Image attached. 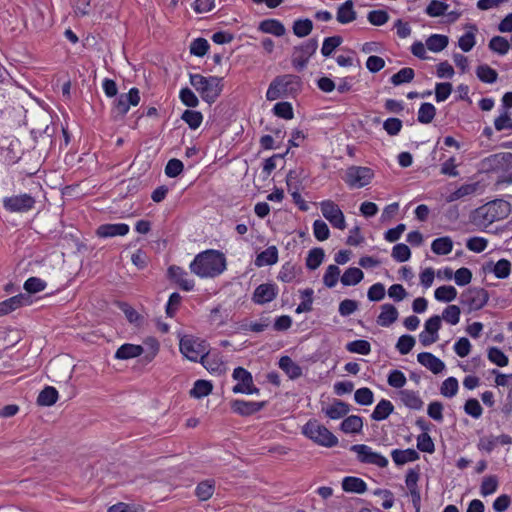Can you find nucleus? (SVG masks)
Here are the masks:
<instances>
[{
    "label": "nucleus",
    "instance_id": "1",
    "mask_svg": "<svg viewBox=\"0 0 512 512\" xmlns=\"http://www.w3.org/2000/svg\"><path fill=\"white\" fill-rule=\"evenodd\" d=\"M226 269V258L217 250H206L194 258L190 263V270L201 278H213Z\"/></svg>",
    "mask_w": 512,
    "mask_h": 512
},
{
    "label": "nucleus",
    "instance_id": "2",
    "mask_svg": "<svg viewBox=\"0 0 512 512\" xmlns=\"http://www.w3.org/2000/svg\"><path fill=\"white\" fill-rule=\"evenodd\" d=\"M189 78L190 84L200 94L204 102L213 104L220 96L223 89L221 77H205L201 74H190Z\"/></svg>",
    "mask_w": 512,
    "mask_h": 512
},
{
    "label": "nucleus",
    "instance_id": "3",
    "mask_svg": "<svg viewBox=\"0 0 512 512\" xmlns=\"http://www.w3.org/2000/svg\"><path fill=\"white\" fill-rule=\"evenodd\" d=\"M302 87L301 78L293 74H285L275 77L266 92V99L274 101L283 95L297 94Z\"/></svg>",
    "mask_w": 512,
    "mask_h": 512
},
{
    "label": "nucleus",
    "instance_id": "4",
    "mask_svg": "<svg viewBox=\"0 0 512 512\" xmlns=\"http://www.w3.org/2000/svg\"><path fill=\"white\" fill-rule=\"evenodd\" d=\"M302 433L314 443L331 448L338 444V438L317 420H309L303 427Z\"/></svg>",
    "mask_w": 512,
    "mask_h": 512
},
{
    "label": "nucleus",
    "instance_id": "5",
    "mask_svg": "<svg viewBox=\"0 0 512 512\" xmlns=\"http://www.w3.org/2000/svg\"><path fill=\"white\" fill-rule=\"evenodd\" d=\"M477 213L486 223L503 220L511 213V204L503 199H495L477 209Z\"/></svg>",
    "mask_w": 512,
    "mask_h": 512
},
{
    "label": "nucleus",
    "instance_id": "6",
    "mask_svg": "<svg viewBox=\"0 0 512 512\" xmlns=\"http://www.w3.org/2000/svg\"><path fill=\"white\" fill-rule=\"evenodd\" d=\"M208 347L209 345L205 340L189 335L183 336L179 343L180 352L193 362H200L202 355H205L208 351Z\"/></svg>",
    "mask_w": 512,
    "mask_h": 512
},
{
    "label": "nucleus",
    "instance_id": "7",
    "mask_svg": "<svg viewBox=\"0 0 512 512\" xmlns=\"http://www.w3.org/2000/svg\"><path fill=\"white\" fill-rule=\"evenodd\" d=\"M373 177L371 168L352 165L346 169L343 180L350 188H362L370 184Z\"/></svg>",
    "mask_w": 512,
    "mask_h": 512
},
{
    "label": "nucleus",
    "instance_id": "8",
    "mask_svg": "<svg viewBox=\"0 0 512 512\" xmlns=\"http://www.w3.org/2000/svg\"><path fill=\"white\" fill-rule=\"evenodd\" d=\"M488 300V291L480 287H470L460 295V303L468 308V312L482 309Z\"/></svg>",
    "mask_w": 512,
    "mask_h": 512
},
{
    "label": "nucleus",
    "instance_id": "9",
    "mask_svg": "<svg viewBox=\"0 0 512 512\" xmlns=\"http://www.w3.org/2000/svg\"><path fill=\"white\" fill-rule=\"evenodd\" d=\"M318 48V41L315 38H311L300 46H296L293 49L292 54V65L297 71H302L310 59V57L316 52Z\"/></svg>",
    "mask_w": 512,
    "mask_h": 512
},
{
    "label": "nucleus",
    "instance_id": "10",
    "mask_svg": "<svg viewBox=\"0 0 512 512\" xmlns=\"http://www.w3.org/2000/svg\"><path fill=\"white\" fill-rule=\"evenodd\" d=\"M350 450L357 454V459L361 463L376 465L380 468L388 466V459L383 455L374 452L371 447L365 444H355Z\"/></svg>",
    "mask_w": 512,
    "mask_h": 512
},
{
    "label": "nucleus",
    "instance_id": "11",
    "mask_svg": "<svg viewBox=\"0 0 512 512\" xmlns=\"http://www.w3.org/2000/svg\"><path fill=\"white\" fill-rule=\"evenodd\" d=\"M36 200L30 194L24 193L3 199V207L12 213H25L34 208Z\"/></svg>",
    "mask_w": 512,
    "mask_h": 512
},
{
    "label": "nucleus",
    "instance_id": "12",
    "mask_svg": "<svg viewBox=\"0 0 512 512\" xmlns=\"http://www.w3.org/2000/svg\"><path fill=\"white\" fill-rule=\"evenodd\" d=\"M320 209L323 217L337 229L344 230L346 221L340 207L332 200H324L320 203Z\"/></svg>",
    "mask_w": 512,
    "mask_h": 512
},
{
    "label": "nucleus",
    "instance_id": "13",
    "mask_svg": "<svg viewBox=\"0 0 512 512\" xmlns=\"http://www.w3.org/2000/svg\"><path fill=\"white\" fill-rule=\"evenodd\" d=\"M232 376L238 381L232 389L234 393L254 394L259 392V389L253 384L251 373L243 367L235 368Z\"/></svg>",
    "mask_w": 512,
    "mask_h": 512
},
{
    "label": "nucleus",
    "instance_id": "14",
    "mask_svg": "<svg viewBox=\"0 0 512 512\" xmlns=\"http://www.w3.org/2000/svg\"><path fill=\"white\" fill-rule=\"evenodd\" d=\"M482 166L488 171H503L512 167V153L492 154L482 160Z\"/></svg>",
    "mask_w": 512,
    "mask_h": 512
},
{
    "label": "nucleus",
    "instance_id": "15",
    "mask_svg": "<svg viewBox=\"0 0 512 512\" xmlns=\"http://www.w3.org/2000/svg\"><path fill=\"white\" fill-rule=\"evenodd\" d=\"M278 295V287L274 283H263L257 286L252 295V301L264 305L273 301Z\"/></svg>",
    "mask_w": 512,
    "mask_h": 512
},
{
    "label": "nucleus",
    "instance_id": "16",
    "mask_svg": "<svg viewBox=\"0 0 512 512\" xmlns=\"http://www.w3.org/2000/svg\"><path fill=\"white\" fill-rule=\"evenodd\" d=\"M266 402H255L235 399L230 402L232 411L240 416H250L259 412Z\"/></svg>",
    "mask_w": 512,
    "mask_h": 512
},
{
    "label": "nucleus",
    "instance_id": "17",
    "mask_svg": "<svg viewBox=\"0 0 512 512\" xmlns=\"http://www.w3.org/2000/svg\"><path fill=\"white\" fill-rule=\"evenodd\" d=\"M30 296L28 294H18L0 302V317L11 313L12 311L30 304Z\"/></svg>",
    "mask_w": 512,
    "mask_h": 512
},
{
    "label": "nucleus",
    "instance_id": "18",
    "mask_svg": "<svg viewBox=\"0 0 512 512\" xmlns=\"http://www.w3.org/2000/svg\"><path fill=\"white\" fill-rule=\"evenodd\" d=\"M129 226L125 223L102 224L96 230V235L100 238L115 236H125L129 232Z\"/></svg>",
    "mask_w": 512,
    "mask_h": 512
},
{
    "label": "nucleus",
    "instance_id": "19",
    "mask_svg": "<svg viewBox=\"0 0 512 512\" xmlns=\"http://www.w3.org/2000/svg\"><path fill=\"white\" fill-rule=\"evenodd\" d=\"M418 362L434 374H439L445 369L444 362L430 352H421L417 355Z\"/></svg>",
    "mask_w": 512,
    "mask_h": 512
},
{
    "label": "nucleus",
    "instance_id": "20",
    "mask_svg": "<svg viewBox=\"0 0 512 512\" xmlns=\"http://www.w3.org/2000/svg\"><path fill=\"white\" fill-rule=\"evenodd\" d=\"M169 277L175 281L184 291H191L194 288V281L187 278V272L178 266L168 268Z\"/></svg>",
    "mask_w": 512,
    "mask_h": 512
},
{
    "label": "nucleus",
    "instance_id": "21",
    "mask_svg": "<svg viewBox=\"0 0 512 512\" xmlns=\"http://www.w3.org/2000/svg\"><path fill=\"white\" fill-rule=\"evenodd\" d=\"M349 411L350 405L339 399H334L329 406L322 408V412L332 420L343 418Z\"/></svg>",
    "mask_w": 512,
    "mask_h": 512
},
{
    "label": "nucleus",
    "instance_id": "22",
    "mask_svg": "<svg viewBox=\"0 0 512 512\" xmlns=\"http://www.w3.org/2000/svg\"><path fill=\"white\" fill-rule=\"evenodd\" d=\"M484 270L494 273L498 279H505L510 275L511 262L504 258L500 259L496 263L489 261L485 264Z\"/></svg>",
    "mask_w": 512,
    "mask_h": 512
},
{
    "label": "nucleus",
    "instance_id": "23",
    "mask_svg": "<svg viewBox=\"0 0 512 512\" xmlns=\"http://www.w3.org/2000/svg\"><path fill=\"white\" fill-rule=\"evenodd\" d=\"M302 274V267L292 263L291 261L285 262L278 275L277 279L284 283H291Z\"/></svg>",
    "mask_w": 512,
    "mask_h": 512
},
{
    "label": "nucleus",
    "instance_id": "24",
    "mask_svg": "<svg viewBox=\"0 0 512 512\" xmlns=\"http://www.w3.org/2000/svg\"><path fill=\"white\" fill-rule=\"evenodd\" d=\"M357 13L354 10V4L352 0H347L342 3L336 13V19L341 24H348L356 20Z\"/></svg>",
    "mask_w": 512,
    "mask_h": 512
},
{
    "label": "nucleus",
    "instance_id": "25",
    "mask_svg": "<svg viewBox=\"0 0 512 512\" xmlns=\"http://www.w3.org/2000/svg\"><path fill=\"white\" fill-rule=\"evenodd\" d=\"M200 363L210 372L215 374H222L225 372L226 367L218 355H210L209 351L202 355Z\"/></svg>",
    "mask_w": 512,
    "mask_h": 512
},
{
    "label": "nucleus",
    "instance_id": "26",
    "mask_svg": "<svg viewBox=\"0 0 512 512\" xmlns=\"http://www.w3.org/2000/svg\"><path fill=\"white\" fill-rule=\"evenodd\" d=\"M398 310L392 304L381 306V313L377 317V324L382 327H389L398 319Z\"/></svg>",
    "mask_w": 512,
    "mask_h": 512
},
{
    "label": "nucleus",
    "instance_id": "27",
    "mask_svg": "<svg viewBox=\"0 0 512 512\" xmlns=\"http://www.w3.org/2000/svg\"><path fill=\"white\" fill-rule=\"evenodd\" d=\"M391 457L396 465L401 466L408 462L417 461L420 458V455L416 450H414L412 448H408L405 450H400V449L392 450Z\"/></svg>",
    "mask_w": 512,
    "mask_h": 512
},
{
    "label": "nucleus",
    "instance_id": "28",
    "mask_svg": "<svg viewBox=\"0 0 512 512\" xmlns=\"http://www.w3.org/2000/svg\"><path fill=\"white\" fill-rule=\"evenodd\" d=\"M143 352L144 348L141 345L125 343L117 349L115 358L119 360H128L142 355Z\"/></svg>",
    "mask_w": 512,
    "mask_h": 512
},
{
    "label": "nucleus",
    "instance_id": "29",
    "mask_svg": "<svg viewBox=\"0 0 512 512\" xmlns=\"http://www.w3.org/2000/svg\"><path fill=\"white\" fill-rule=\"evenodd\" d=\"M278 262V249L276 246H269L264 251L259 253L255 259L257 267L271 266Z\"/></svg>",
    "mask_w": 512,
    "mask_h": 512
},
{
    "label": "nucleus",
    "instance_id": "30",
    "mask_svg": "<svg viewBox=\"0 0 512 512\" xmlns=\"http://www.w3.org/2000/svg\"><path fill=\"white\" fill-rule=\"evenodd\" d=\"M278 365L290 379H297L302 376V368L289 356H282L279 359Z\"/></svg>",
    "mask_w": 512,
    "mask_h": 512
},
{
    "label": "nucleus",
    "instance_id": "31",
    "mask_svg": "<svg viewBox=\"0 0 512 512\" xmlns=\"http://www.w3.org/2000/svg\"><path fill=\"white\" fill-rule=\"evenodd\" d=\"M399 395L402 403L406 407L414 410L422 409L424 402L420 398L418 392L404 389L399 392Z\"/></svg>",
    "mask_w": 512,
    "mask_h": 512
},
{
    "label": "nucleus",
    "instance_id": "32",
    "mask_svg": "<svg viewBox=\"0 0 512 512\" xmlns=\"http://www.w3.org/2000/svg\"><path fill=\"white\" fill-rule=\"evenodd\" d=\"M342 489L345 492L362 494L367 490V484L359 477L347 476L342 480Z\"/></svg>",
    "mask_w": 512,
    "mask_h": 512
},
{
    "label": "nucleus",
    "instance_id": "33",
    "mask_svg": "<svg viewBox=\"0 0 512 512\" xmlns=\"http://www.w3.org/2000/svg\"><path fill=\"white\" fill-rule=\"evenodd\" d=\"M362 428V417L357 415H351L346 417L340 425V429L346 434L360 433L362 431Z\"/></svg>",
    "mask_w": 512,
    "mask_h": 512
},
{
    "label": "nucleus",
    "instance_id": "34",
    "mask_svg": "<svg viewBox=\"0 0 512 512\" xmlns=\"http://www.w3.org/2000/svg\"><path fill=\"white\" fill-rule=\"evenodd\" d=\"M394 411V406L391 401L387 399H382L376 405L374 411L371 414V418L375 421H382L389 417V415Z\"/></svg>",
    "mask_w": 512,
    "mask_h": 512
},
{
    "label": "nucleus",
    "instance_id": "35",
    "mask_svg": "<svg viewBox=\"0 0 512 512\" xmlns=\"http://www.w3.org/2000/svg\"><path fill=\"white\" fill-rule=\"evenodd\" d=\"M453 249V241L449 236L439 237L431 243V250L437 255H447Z\"/></svg>",
    "mask_w": 512,
    "mask_h": 512
},
{
    "label": "nucleus",
    "instance_id": "36",
    "mask_svg": "<svg viewBox=\"0 0 512 512\" xmlns=\"http://www.w3.org/2000/svg\"><path fill=\"white\" fill-rule=\"evenodd\" d=\"M364 278V273L360 268L350 267L348 268L340 280L344 286H354L360 283Z\"/></svg>",
    "mask_w": 512,
    "mask_h": 512
},
{
    "label": "nucleus",
    "instance_id": "37",
    "mask_svg": "<svg viewBox=\"0 0 512 512\" xmlns=\"http://www.w3.org/2000/svg\"><path fill=\"white\" fill-rule=\"evenodd\" d=\"M259 29L268 34H272L275 36H283L285 34V27L284 25L276 19H268L264 20L260 23Z\"/></svg>",
    "mask_w": 512,
    "mask_h": 512
},
{
    "label": "nucleus",
    "instance_id": "38",
    "mask_svg": "<svg viewBox=\"0 0 512 512\" xmlns=\"http://www.w3.org/2000/svg\"><path fill=\"white\" fill-rule=\"evenodd\" d=\"M58 400V391L52 386H46L37 397L40 406H52Z\"/></svg>",
    "mask_w": 512,
    "mask_h": 512
},
{
    "label": "nucleus",
    "instance_id": "39",
    "mask_svg": "<svg viewBox=\"0 0 512 512\" xmlns=\"http://www.w3.org/2000/svg\"><path fill=\"white\" fill-rule=\"evenodd\" d=\"M449 43V38L446 35L432 34L426 40L427 49L432 52H440L444 50Z\"/></svg>",
    "mask_w": 512,
    "mask_h": 512
},
{
    "label": "nucleus",
    "instance_id": "40",
    "mask_svg": "<svg viewBox=\"0 0 512 512\" xmlns=\"http://www.w3.org/2000/svg\"><path fill=\"white\" fill-rule=\"evenodd\" d=\"M306 177L303 169L290 170L286 176L287 190H294L293 187L303 189V179Z\"/></svg>",
    "mask_w": 512,
    "mask_h": 512
},
{
    "label": "nucleus",
    "instance_id": "41",
    "mask_svg": "<svg viewBox=\"0 0 512 512\" xmlns=\"http://www.w3.org/2000/svg\"><path fill=\"white\" fill-rule=\"evenodd\" d=\"M181 119L189 126L190 129L196 130L203 121V115L200 111L187 109L182 113Z\"/></svg>",
    "mask_w": 512,
    "mask_h": 512
},
{
    "label": "nucleus",
    "instance_id": "42",
    "mask_svg": "<svg viewBox=\"0 0 512 512\" xmlns=\"http://www.w3.org/2000/svg\"><path fill=\"white\" fill-rule=\"evenodd\" d=\"M476 75L480 81L488 84L496 82L498 78L497 71L487 64L479 65L476 69Z\"/></svg>",
    "mask_w": 512,
    "mask_h": 512
},
{
    "label": "nucleus",
    "instance_id": "43",
    "mask_svg": "<svg viewBox=\"0 0 512 512\" xmlns=\"http://www.w3.org/2000/svg\"><path fill=\"white\" fill-rule=\"evenodd\" d=\"M434 297L440 302H451L457 297V290L454 286L443 285L435 290Z\"/></svg>",
    "mask_w": 512,
    "mask_h": 512
},
{
    "label": "nucleus",
    "instance_id": "44",
    "mask_svg": "<svg viewBox=\"0 0 512 512\" xmlns=\"http://www.w3.org/2000/svg\"><path fill=\"white\" fill-rule=\"evenodd\" d=\"M215 490V483L213 480H205L200 482L196 489L195 494L201 501H206L213 495Z\"/></svg>",
    "mask_w": 512,
    "mask_h": 512
},
{
    "label": "nucleus",
    "instance_id": "45",
    "mask_svg": "<svg viewBox=\"0 0 512 512\" xmlns=\"http://www.w3.org/2000/svg\"><path fill=\"white\" fill-rule=\"evenodd\" d=\"M325 257L324 250L322 248H313L309 251L306 258V266L310 270L317 269L323 262Z\"/></svg>",
    "mask_w": 512,
    "mask_h": 512
},
{
    "label": "nucleus",
    "instance_id": "46",
    "mask_svg": "<svg viewBox=\"0 0 512 512\" xmlns=\"http://www.w3.org/2000/svg\"><path fill=\"white\" fill-rule=\"evenodd\" d=\"M436 115V108L433 104L425 102L420 105L418 110V121L422 124H429Z\"/></svg>",
    "mask_w": 512,
    "mask_h": 512
},
{
    "label": "nucleus",
    "instance_id": "47",
    "mask_svg": "<svg viewBox=\"0 0 512 512\" xmlns=\"http://www.w3.org/2000/svg\"><path fill=\"white\" fill-rule=\"evenodd\" d=\"M477 188H478V183L464 184V185L460 186L457 190L452 192L447 197L446 200H447V202H454V201L461 199L465 196L472 195L473 193L476 192Z\"/></svg>",
    "mask_w": 512,
    "mask_h": 512
},
{
    "label": "nucleus",
    "instance_id": "48",
    "mask_svg": "<svg viewBox=\"0 0 512 512\" xmlns=\"http://www.w3.org/2000/svg\"><path fill=\"white\" fill-rule=\"evenodd\" d=\"M212 388L211 382L207 380H197L190 390V396L197 399L205 397L211 393Z\"/></svg>",
    "mask_w": 512,
    "mask_h": 512
},
{
    "label": "nucleus",
    "instance_id": "49",
    "mask_svg": "<svg viewBox=\"0 0 512 512\" xmlns=\"http://www.w3.org/2000/svg\"><path fill=\"white\" fill-rule=\"evenodd\" d=\"M415 76V72L410 67H405L400 69L397 73H395L390 81L393 85L399 86L404 83H410Z\"/></svg>",
    "mask_w": 512,
    "mask_h": 512
},
{
    "label": "nucleus",
    "instance_id": "50",
    "mask_svg": "<svg viewBox=\"0 0 512 512\" xmlns=\"http://www.w3.org/2000/svg\"><path fill=\"white\" fill-rule=\"evenodd\" d=\"M488 46L490 50L500 55L507 54L510 49V44L508 40L502 36H494L489 41Z\"/></svg>",
    "mask_w": 512,
    "mask_h": 512
},
{
    "label": "nucleus",
    "instance_id": "51",
    "mask_svg": "<svg viewBox=\"0 0 512 512\" xmlns=\"http://www.w3.org/2000/svg\"><path fill=\"white\" fill-rule=\"evenodd\" d=\"M340 272V268L337 265H329L323 276L324 285L328 288L335 287L339 280Z\"/></svg>",
    "mask_w": 512,
    "mask_h": 512
},
{
    "label": "nucleus",
    "instance_id": "52",
    "mask_svg": "<svg viewBox=\"0 0 512 512\" xmlns=\"http://www.w3.org/2000/svg\"><path fill=\"white\" fill-rule=\"evenodd\" d=\"M313 29V22L306 19H298L293 24V32L297 37H305L308 36Z\"/></svg>",
    "mask_w": 512,
    "mask_h": 512
},
{
    "label": "nucleus",
    "instance_id": "53",
    "mask_svg": "<svg viewBox=\"0 0 512 512\" xmlns=\"http://www.w3.org/2000/svg\"><path fill=\"white\" fill-rule=\"evenodd\" d=\"M488 359L493 364L499 367H505L509 363L508 356L504 354V352L498 347H490L488 349Z\"/></svg>",
    "mask_w": 512,
    "mask_h": 512
},
{
    "label": "nucleus",
    "instance_id": "54",
    "mask_svg": "<svg viewBox=\"0 0 512 512\" xmlns=\"http://www.w3.org/2000/svg\"><path fill=\"white\" fill-rule=\"evenodd\" d=\"M498 485L499 482L496 475L484 477L480 486L481 495L486 497L488 495L493 494L494 492H496Z\"/></svg>",
    "mask_w": 512,
    "mask_h": 512
},
{
    "label": "nucleus",
    "instance_id": "55",
    "mask_svg": "<svg viewBox=\"0 0 512 512\" xmlns=\"http://www.w3.org/2000/svg\"><path fill=\"white\" fill-rule=\"evenodd\" d=\"M459 389L458 380L455 377L445 379L440 387V393L447 398L454 397Z\"/></svg>",
    "mask_w": 512,
    "mask_h": 512
},
{
    "label": "nucleus",
    "instance_id": "56",
    "mask_svg": "<svg viewBox=\"0 0 512 512\" xmlns=\"http://www.w3.org/2000/svg\"><path fill=\"white\" fill-rule=\"evenodd\" d=\"M346 350L350 353L368 355L371 352V345L367 340H354L346 344Z\"/></svg>",
    "mask_w": 512,
    "mask_h": 512
},
{
    "label": "nucleus",
    "instance_id": "57",
    "mask_svg": "<svg viewBox=\"0 0 512 512\" xmlns=\"http://www.w3.org/2000/svg\"><path fill=\"white\" fill-rule=\"evenodd\" d=\"M354 399L357 404L362 406L371 405L374 401V394L370 388H359L354 393Z\"/></svg>",
    "mask_w": 512,
    "mask_h": 512
},
{
    "label": "nucleus",
    "instance_id": "58",
    "mask_svg": "<svg viewBox=\"0 0 512 512\" xmlns=\"http://www.w3.org/2000/svg\"><path fill=\"white\" fill-rule=\"evenodd\" d=\"M343 39L341 36H330L324 39L321 53L324 57H329L333 51L339 47Z\"/></svg>",
    "mask_w": 512,
    "mask_h": 512
},
{
    "label": "nucleus",
    "instance_id": "59",
    "mask_svg": "<svg viewBox=\"0 0 512 512\" xmlns=\"http://www.w3.org/2000/svg\"><path fill=\"white\" fill-rule=\"evenodd\" d=\"M461 310L457 305H449L442 312V319L451 325L460 321Z\"/></svg>",
    "mask_w": 512,
    "mask_h": 512
},
{
    "label": "nucleus",
    "instance_id": "60",
    "mask_svg": "<svg viewBox=\"0 0 512 512\" xmlns=\"http://www.w3.org/2000/svg\"><path fill=\"white\" fill-rule=\"evenodd\" d=\"M273 112L276 116L290 120L294 117L293 107L289 102H278L273 107Z\"/></svg>",
    "mask_w": 512,
    "mask_h": 512
},
{
    "label": "nucleus",
    "instance_id": "61",
    "mask_svg": "<svg viewBox=\"0 0 512 512\" xmlns=\"http://www.w3.org/2000/svg\"><path fill=\"white\" fill-rule=\"evenodd\" d=\"M416 341L411 335H402L396 343V349L401 355L408 354L414 347Z\"/></svg>",
    "mask_w": 512,
    "mask_h": 512
},
{
    "label": "nucleus",
    "instance_id": "62",
    "mask_svg": "<svg viewBox=\"0 0 512 512\" xmlns=\"http://www.w3.org/2000/svg\"><path fill=\"white\" fill-rule=\"evenodd\" d=\"M181 102L191 108H195L199 105V99L195 93L188 87L182 88L179 93Z\"/></svg>",
    "mask_w": 512,
    "mask_h": 512
},
{
    "label": "nucleus",
    "instance_id": "63",
    "mask_svg": "<svg viewBox=\"0 0 512 512\" xmlns=\"http://www.w3.org/2000/svg\"><path fill=\"white\" fill-rule=\"evenodd\" d=\"M449 5L439 0H432L426 7L425 12L430 17H439L446 13Z\"/></svg>",
    "mask_w": 512,
    "mask_h": 512
},
{
    "label": "nucleus",
    "instance_id": "64",
    "mask_svg": "<svg viewBox=\"0 0 512 512\" xmlns=\"http://www.w3.org/2000/svg\"><path fill=\"white\" fill-rule=\"evenodd\" d=\"M392 257L398 262H406L411 257L410 248L403 243L396 244L392 249Z\"/></svg>",
    "mask_w": 512,
    "mask_h": 512
}]
</instances>
